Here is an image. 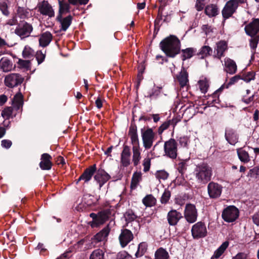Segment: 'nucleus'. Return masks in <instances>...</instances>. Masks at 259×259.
Wrapping results in <instances>:
<instances>
[{"label": "nucleus", "mask_w": 259, "mask_h": 259, "mask_svg": "<svg viewBox=\"0 0 259 259\" xmlns=\"http://www.w3.org/2000/svg\"><path fill=\"white\" fill-rule=\"evenodd\" d=\"M196 53V49L188 48L182 50L181 58L183 61L191 58Z\"/></svg>", "instance_id": "obj_37"}, {"label": "nucleus", "mask_w": 259, "mask_h": 259, "mask_svg": "<svg viewBox=\"0 0 259 259\" xmlns=\"http://www.w3.org/2000/svg\"><path fill=\"white\" fill-rule=\"evenodd\" d=\"M0 11L5 16H8L10 14L8 5L5 2L0 3Z\"/></svg>", "instance_id": "obj_58"}, {"label": "nucleus", "mask_w": 259, "mask_h": 259, "mask_svg": "<svg viewBox=\"0 0 259 259\" xmlns=\"http://www.w3.org/2000/svg\"><path fill=\"white\" fill-rule=\"evenodd\" d=\"M166 6V3L161 4L158 10V14L156 18L154 21V25L156 26V25H159L160 22L162 20L163 15L162 13L164 9V8Z\"/></svg>", "instance_id": "obj_45"}, {"label": "nucleus", "mask_w": 259, "mask_h": 259, "mask_svg": "<svg viewBox=\"0 0 259 259\" xmlns=\"http://www.w3.org/2000/svg\"><path fill=\"white\" fill-rule=\"evenodd\" d=\"M238 7L237 0L228 1L222 11L223 17L225 19L229 18L236 12Z\"/></svg>", "instance_id": "obj_12"}, {"label": "nucleus", "mask_w": 259, "mask_h": 259, "mask_svg": "<svg viewBox=\"0 0 259 259\" xmlns=\"http://www.w3.org/2000/svg\"><path fill=\"white\" fill-rule=\"evenodd\" d=\"M116 259H133V257L126 251H124L117 253Z\"/></svg>", "instance_id": "obj_60"}, {"label": "nucleus", "mask_w": 259, "mask_h": 259, "mask_svg": "<svg viewBox=\"0 0 259 259\" xmlns=\"http://www.w3.org/2000/svg\"><path fill=\"white\" fill-rule=\"evenodd\" d=\"M14 106L16 107L17 109H19L23 104V96L19 92L16 94L13 98Z\"/></svg>", "instance_id": "obj_42"}, {"label": "nucleus", "mask_w": 259, "mask_h": 259, "mask_svg": "<svg viewBox=\"0 0 259 259\" xmlns=\"http://www.w3.org/2000/svg\"><path fill=\"white\" fill-rule=\"evenodd\" d=\"M248 176L255 179H259V165L250 169L248 173Z\"/></svg>", "instance_id": "obj_54"}, {"label": "nucleus", "mask_w": 259, "mask_h": 259, "mask_svg": "<svg viewBox=\"0 0 259 259\" xmlns=\"http://www.w3.org/2000/svg\"><path fill=\"white\" fill-rule=\"evenodd\" d=\"M46 57L45 53L44 54L41 51H38L36 53L35 52V57L37 60L38 64L42 63Z\"/></svg>", "instance_id": "obj_57"}, {"label": "nucleus", "mask_w": 259, "mask_h": 259, "mask_svg": "<svg viewBox=\"0 0 259 259\" xmlns=\"http://www.w3.org/2000/svg\"><path fill=\"white\" fill-rule=\"evenodd\" d=\"M237 66H224V70L230 74H233L236 73Z\"/></svg>", "instance_id": "obj_61"}, {"label": "nucleus", "mask_w": 259, "mask_h": 259, "mask_svg": "<svg viewBox=\"0 0 259 259\" xmlns=\"http://www.w3.org/2000/svg\"><path fill=\"white\" fill-rule=\"evenodd\" d=\"M259 41V35H254L251 37L249 40V45L251 49L254 50L256 48L257 44Z\"/></svg>", "instance_id": "obj_55"}, {"label": "nucleus", "mask_w": 259, "mask_h": 259, "mask_svg": "<svg viewBox=\"0 0 259 259\" xmlns=\"http://www.w3.org/2000/svg\"><path fill=\"white\" fill-rule=\"evenodd\" d=\"M38 12L44 16L50 18L55 16V11L48 1L44 0L37 4Z\"/></svg>", "instance_id": "obj_15"}, {"label": "nucleus", "mask_w": 259, "mask_h": 259, "mask_svg": "<svg viewBox=\"0 0 259 259\" xmlns=\"http://www.w3.org/2000/svg\"><path fill=\"white\" fill-rule=\"evenodd\" d=\"M17 13L20 18L25 19L28 17L29 15V11L25 8L19 6L17 9Z\"/></svg>", "instance_id": "obj_49"}, {"label": "nucleus", "mask_w": 259, "mask_h": 259, "mask_svg": "<svg viewBox=\"0 0 259 259\" xmlns=\"http://www.w3.org/2000/svg\"><path fill=\"white\" fill-rule=\"evenodd\" d=\"M131 152L130 147L124 144L121 153L120 162L123 167H127L131 163Z\"/></svg>", "instance_id": "obj_20"}, {"label": "nucleus", "mask_w": 259, "mask_h": 259, "mask_svg": "<svg viewBox=\"0 0 259 259\" xmlns=\"http://www.w3.org/2000/svg\"><path fill=\"white\" fill-rule=\"evenodd\" d=\"M204 13L210 18L215 17L219 13L218 8L217 5L210 4L205 7Z\"/></svg>", "instance_id": "obj_31"}, {"label": "nucleus", "mask_w": 259, "mask_h": 259, "mask_svg": "<svg viewBox=\"0 0 259 259\" xmlns=\"http://www.w3.org/2000/svg\"><path fill=\"white\" fill-rule=\"evenodd\" d=\"M154 259H170V256L165 249L159 247L155 252Z\"/></svg>", "instance_id": "obj_35"}, {"label": "nucleus", "mask_w": 259, "mask_h": 259, "mask_svg": "<svg viewBox=\"0 0 259 259\" xmlns=\"http://www.w3.org/2000/svg\"><path fill=\"white\" fill-rule=\"evenodd\" d=\"M145 66H138L137 67L138 74L137 76V88L138 89L140 84L141 81L144 79L143 74L145 71Z\"/></svg>", "instance_id": "obj_44"}, {"label": "nucleus", "mask_w": 259, "mask_h": 259, "mask_svg": "<svg viewBox=\"0 0 259 259\" xmlns=\"http://www.w3.org/2000/svg\"><path fill=\"white\" fill-rule=\"evenodd\" d=\"M143 146L145 150L150 149L155 140V133L152 128L144 126L140 130Z\"/></svg>", "instance_id": "obj_5"}, {"label": "nucleus", "mask_w": 259, "mask_h": 259, "mask_svg": "<svg viewBox=\"0 0 259 259\" xmlns=\"http://www.w3.org/2000/svg\"><path fill=\"white\" fill-rule=\"evenodd\" d=\"M13 108L12 107H7L4 108L2 112V116L6 119H9L13 113Z\"/></svg>", "instance_id": "obj_50"}, {"label": "nucleus", "mask_w": 259, "mask_h": 259, "mask_svg": "<svg viewBox=\"0 0 259 259\" xmlns=\"http://www.w3.org/2000/svg\"><path fill=\"white\" fill-rule=\"evenodd\" d=\"M133 226L132 230L128 229H122L121 233L118 237L120 246L124 248L134 238V235L138 233V230L140 228V224L138 222L132 223V227Z\"/></svg>", "instance_id": "obj_4"}, {"label": "nucleus", "mask_w": 259, "mask_h": 259, "mask_svg": "<svg viewBox=\"0 0 259 259\" xmlns=\"http://www.w3.org/2000/svg\"><path fill=\"white\" fill-rule=\"evenodd\" d=\"M124 218H125V221L127 222L126 226H128V224L134 223V222L137 218V215L134 213L132 209H128L124 213Z\"/></svg>", "instance_id": "obj_38"}, {"label": "nucleus", "mask_w": 259, "mask_h": 259, "mask_svg": "<svg viewBox=\"0 0 259 259\" xmlns=\"http://www.w3.org/2000/svg\"><path fill=\"white\" fill-rule=\"evenodd\" d=\"M164 155L172 159H176L178 156V143L172 138L165 141L163 146Z\"/></svg>", "instance_id": "obj_7"}, {"label": "nucleus", "mask_w": 259, "mask_h": 259, "mask_svg": "<svg viewBox=\"0 0 259 259\" xmlns=\"http://www.w3.org/2000/svg\"><path fill=\"white\" fill-rule=\"evenodd\" d=\"M239 74L241 79L247 83L255 78V72L253 70L248 71L246 68L243 69Z\"/></svg>", "instance_id": "obj_27"}, {"label": "nucleus", "mask_w": 259, "mask_h": 259, "mask_svg": "<svg viewBox=\"0 0 259 259\" xmlns=\"http://www.w3.org/2000/svg\"><path fill=\"white\" fill-rule=\"evenodd\" d=\"M176 124V122L174 119H168L164 122L158 128L157 130V133L158 135L161 136L163 132L167 130L170 125H172L174 128L175 125Z\"/></svg>", "instance_id": "obj_33"}, {"label": "nucleus", "mask_w": 259, "mask_h": 259, "mask_svg": "<svg viewBox=\"0 0 259 259\" xmlns=\"http://www.w3.org/2000/svg\"><path fill=\"white\" fill-rule=\"evenodd\" d=\"M128 136L130 138L131 144L132 145V147H140L138 129L136 128L134 125H132V126L129 127Z\"/></svg>", "instance_id": "obj_23"}, {"label": "nucleus", "mask_w": 259, "mask_h": 259, "mask_svg": "<svg viewBox=\"0 0 259 259\" xmlns=\"http://www.w3.org/2000/svg\"><path fill=\"white\" fill-rule=\"evenodd\" d=\"M220 101L218 94L215 92L211 95V98L208 99L206 105L209 107L213 106L217 104H219Z\"/></svg>", "instance_id": "obj_47"}, {"label": "nucleus", "mask_w": 259, "mask_h": 259, "mask_svg": "<svg viewBox=\"0 0 259 259\" xmlns=\"http://www.w3.org/2000/svg\"><path fill=\"white\" fill-rule=\"evenodd\" d=\"M259 41V35H254L251 37L249 40V45L251 49L254 50L256 48L257 44Z\"/></svg>", "instance_id": "obj_56"}, {"label": "nucleus", "mask_w": 259, "mask_h": 259, "mask_svg": "<svg viewBox=\"0 0 259 259\" xmlns=\"http://www.w3.org/2000/svg\"><path fill=\"white\" fill-rule=\"evenodd\" d=\"M237 153L241 161L247 163L250 160L248 153L242 148L237 149Z\"/></svg>", "instance_id": "obj_40"}, {"label": "nucleus", "mask_w": 259, "mask_h": 259, "mask_svg": "<svg viewBox=\"0 0 259 259\" xmlns=\"http://www.w3.org/2000/svg\"><path fill=\"white\" fill-rule=\"evenodd\" d=\"M156 199L152 195H147L143 199L142 202L146 207H152L156 203Z\"/></svg>", "instance_id": "obj_39"}, {"label": "nucleus", "mask_w": 259, "mask_h": 259, "mask_svg": "<svg viewBox=\"0 0 259 259\" xmlns=\"http://www.w3.org/2000/svg\"><path fill=\"white\" fill-rule=\"evenodd\" d=\"M197 216L195 206L191 203L187 204L184 211V217L186 221L189 223H193L196 221Z\"/></svg>", "instance_id": "obj_14"}, {"label": "nucleus", "mask_w": 259, "mask_h": 259, "mask_svg": "<svg viewBox=\"0 0 259 259\" xmlns=\"http://www.w3.org/2000/svg\"><path fill=\"white\" fill-rule=\"evenodd\" d=\"M228 49V44L225 40H221L217 43V48L215 50L217 51L215 57L221 59L222 56H224V52Z\"/></svg>", "instance_id": "obj_29"}, {"label": "nucleus", "mask_w": 259, "mask_h": 259, "mask_svg": "<svg viewBox=\"0 0 259 259\" xmlns=\"http://www.w3.org/2000/svg\"><path fill=\"white\" fill-rule=\"evenodd\" d=\"M171 72L177 77L181 88H184L187 85L189 80L187 68L183 66H174L171 68Z\"/></svg>", "instance_id": "obj_6"}, {"label": "nucleus", "mask_w": 259, "mask_h": 259, "mask_svg": "<svg viewBox=\"0 0 259 259\" xmlns=\"http://www.w3.org/2000/svg\"><path fill=\"white\" fill-rule=\"evenodd\" d=\"M207 189L209 198L216 199L221 196L223 191V187L221 184L212 181L208 183Z\"/></svg>", "instance_id": "obj_11"}, {"label": "nucleus", "mask_w": 259, "mask_h": 259, "mask_svg": "<svg viewBox=\"0 0 259 259\" xmlns=\"http://www.w3.org/2000/svg\"><path fill=\"white\" fill-rule=\"evenodd\" d=\"M142 180V173L141 171H136L135 172L132 176L131 183V189L132 190L135 189L140 181Z\"/></svg>", "instance_id": "obj_34"}, {"label": "nucleus", "mask_w": 259, "mask_h": 259, "mask_svg": "<svg viewBox=\"0 0 259 259\" xmlns=\"http://www.w3.org/2000/svg\"><path fill=\"white\" fill-rule=\"evenodd\" d=\"M97 171L96 164H94L85 168L81 175L80 179L84 181V183H88L96 174Z\"/></svg>", "instance_id": "obj_24"}, {"label": "nucleus", "mask_w": 259, "mask_h": 259, "mask_svg": "<svg viewBox=\"0 0 259 259\" xmlns=\"http://www.w3.org/2000/svg\"><path fill=\"white\" fill-rule=\"evenodd\" d=\"M89 0H68L69 4L76 6L77 5H86Z\"/></svg>", "instance_id": "obj_63"}, {"label": "nucleus", "mask_w": 259, "mask_h": 259, "mask_svg": "<svg viewBox=\"0 0 259 259\" xmlns=\"http://www.w3.org/2000/svg\"><path fill=\"white\" fill-rule=\"evenodd\" d=\"M133 151V157L132 161L135 166H137L140 163L141 159V148L140 147H132Z\"/></svg>", "instance_id": "obj_32"}, {"label": "nucleus", "mask_w": 259, "mask_h": 259, "mask_svg": "<svg viewBox=\"0 0 259 259\" xmlns=\"http://www.w3.org/2000/svg\"><path fill=\"white\" fill-rule=\"evenodd\" d=\"M212 175V168L207 163L202 162L196 165L195 176L198 183L206 184L211 180Z\"/></svg>", "instance_id": "obj_3"}, {"label": "nucleus", "mask_w": 259, "mask_h": 259, "mask_svg": "<svg viewBox=\"0 0 259 259\" xmlns=\"http://www.w3.org/2000/svg\"><path fill=\"white\" fill-rule=\"evenodd\" d=\"M53 39V35L49 31H46L42 33L39 38V45L40 46L45 48L48 46Z\"/></svg>", "instance_id": "obj_26"}, {"label": "nucleus", "mask_w": 259, "mask_h": 259, "mask_svg": "<svg viewBox=\"0 0 259 259\" xmlns=\"http://www.w3.org/2000/svg\"><path fill=\"white\" fill-rule=\"evenodd\" d=\"M159 47L167 57L174 58L180 53L181 42L177 36L170 35L161 41Z\"/></svg>", "instance_id": "obj_1"}, {"label": "nucleus", "mask_w": 259, "mask_h": 259, "mask_svg": "<svg viewBox=\"0 0 259 259\" xmlns=\"http://www.w3.org/2000/svg\"><path fill=\"white\" fill-rule=\"evenodd\" d=\"M198 84L201 93L203 94L206 93L209 87L207 81L206 80H200L198 81Z\"/></svg>", "instance_id": "obj_52"}, {"label": "nucleus", "mask_w": 259, "mask_h": 259, "mask_svg": "<svg viewBox=\"0 0 259 259\" xmlns=\"http://www.w3.org/2000/svg\"><path fill=\"white\" fill-rule=\"evenodd\" d=\"M182 218V214L176 209L170 210L167 214V222L170 226H176Z\"/></svg>", "instance_id": "obj_22"}, {"label": "nucleus", "mask_w": 259, "mask_h": 259, "mask_svg": "<svg viewBox=\"0 0 259 259\" xmlns=\"http://www.w3.org/2000/svg\"><path fill=\"white\" fill-rule=\"evenodd\" d=\"M33 29L31 24L25 21H21L16 27L15 33L22 39L29 36Z\"/></svg>", "instance_id": "obj_9"}, {"label": "nucleus", "mask_w": 259, "mask_h": 259, "mask_svg": "<svg viewBox=\"0 0 259 259\" xmlns=\"http://www.w3.org/2000/svg\"><path fill=\"white\" fill-rule=\"evenodd\" d=\"M104 252L100 249H97L93 251L90 256V259H104Z\"/></svg>", "instance_id": "obj_48"}, {"label": "nucleus", "mask_w": 259, "mask_h": 259, "mask_svg": "<svg viewBox=\"0 0 259 259\" xmlns=\"http://www.w3.org/2000/svg\"><path fill=\"white\" fill-rule=\"evenodd\" d=\"M59 14L57 16H58V19L60 18L61 16H63L64 14L69 13L70 9L69 3L68 4L67 3L59 1Z\"/></svg>", "instance_id": "obj_36"}, {"label": "nucleus", "mask_w": 259, "mask_h": 259, "mask_svg": "<svg viewBox=\"0 0 259 259\" xmlns=\"http://www.w3.org/2000/svg\"><path fill=\"white\" fill-rule=\"evenodd\" d=\"M110 231V228L109 227V225H108L92 238V243H97L103 241L108 236Z\"/></svg>", "instance_id": "obj_25"}, {"label": "nucleus", "mask_w": 259, "mask_h": 259, "mask_svg": "<svg viewBox=\"0 0 259 259\" xmlns=\"http://www.w3.org/2000/svg\"><path fill=\"white\" fill-rule=\"evenodd\" d=\"M229 245V242L226 241L224 242L219 248L214 251L211 259H218L220 258L225 252Z\"/></svg>", "instance_id": "obj_30"}, {"label": "nucleus", "mask_w": 259, "mask_h": 259, "mask_svg": "<svg viewBox=\"0 0 259 259\" xmlns=\"http://www.w3.org/2000/svg\"><path fill=\"white\" fill-rule=\"evenodd\" d=\"M191 231L192 236L195 240L204 238L207 235L206 225L202 221L198 222L193 225Z\"/></svg>", "instance_id": "obj_8"}, {"label": "nucleus", "mask_w": 259, "mask_h": 259, "mask_svg": "<svg viewBox=\"0 0 259 259\" xmlns=\"http://www.w3.org/2000/svg\"><path fill=\"white\" fill-rule=\"evenodd\" d=\"M244 30L250 37L259 35V18H253L252 21L245 26Z\"/></svg>", "instance_id": "obj_18"}, {"label": "nucleus", "mask_w": 259, "mask_h": 259, "mask_svg": "<svg viewBox=\"0 0 259 259\" xmlns=\"http://www.w3.org/2000/svg\"><path fill=\"white\" fill-rule=\"evenodd\" d=\"M22 57L25 60L19 59V65H29L31 61L33 60L35 57V52L29 46H25L22 51Z\"/></svg>", "instance_id": "obj_16"}, {"label": "nucleus", "mask_w": 259, "mask_h": 259, "mask_svg": "<svg viewBox=\"0 0 259 259\" xmlns=\"http://www.w3.org/2000/svg\"><path fill=\"white\" fill-rule=\"evenodd\" d=\"M205 0H196L195 7L198 11H201L204 9L205 5Z\"/></svg>", "instance_id": "obj_62"}, {"label": "nucleus", "mask_w": 259, "mask_h": 259, "mask_svg": "<svg viewBox=\"0 0 259 259\" xmlns=\"http://www.w3.org/2000/svg\"><path fill=\"white\" fill-rule=\"evenodd\" d=\"M143 166L144 172H147L149 170L151 165L150 159L149 158H145L143 161Z\"/></svg>", "instance_id": "obj_64"}, {"label": "nucleus", "mask_w": 259, "mask_h": 259, "mask_svg": "<svg viewBox=\"0 0 259 259\" xmlns=\"http://www.w3.org/2000/svg\"><path fill=\"white\" fill-rule=\"evenodd\" d=\"M114 208L110 206L109 208L104 209L98 212L97 214L92 212L90 214V217L92 218L93 221L89 223L92 228H96L103 224L108 220L111 216L115 214Z\"/></svg>", "instance_id": "obj_2"}, {"label": "nucleus", "mask_w": 259, "mask_h": 259, "mask_svg": "<svg viewBox=\"0 0 259 259\" xmlns=\"http://www.w3.org/2000/svg\"><path fill=\"white\" fill-rule=\"evenodd\" d=\"M212 53V49L208 46H203L201 47L199 52L197 54L198 56H200L201 59H203Z\"/></svg>", "instance_id": "obj_41"}, {"label": "nucleus", "mask_w": 259, "mask_h": 259, "mask_svg": "<svg viewBox=\"0 0 259 259\" xmlns=\"http://www.w3.org/2000/svg\"><path fill=\"white\" fill-rule=\"evenodd\" d=\"M24 80V78L18 73H12L5 77V85L11 88H14L21 84Z\"/></svg>", "instance_id": "obj_13"}, {"label": "nucleus", "mask_w": 259, "mask_h": 259, "mask_svg": "<svg viewBox=\"0 0 259 259\" xmlns=\"http://www.w3.org/2000/svg\"><path fill=\"white\" fill-rule=\"evenodd\" d=\"M239 214V210L236 206L230 205L223 210L222 217L224 221L231 223L234 222L238 219Z\"/></svg>", "instance_id": "obj_10"}, {"label": "nucleus", "mask_w": 259, "mask_h": 259, "mask_svg": "<svg viewBox=\"0 0 259 259\" xmlns=\"http://www.w3.org/2000/svg\"><path fill=\"white\" fill-rule=\"evenodd\" d=\"M156 178L160 180V179L165 180L167 179L169 174L164 170H157L155 173Z\"/></svg>", "instance_id": "obj_53"}, {"label": "nucleus", "mask_w": 259, "mask_h": 259, "mask_svg": "<svg viewBox=\"0 0 259 259\" xmlns=\"http://www.w3.org/2000/svg\"><path fill=\"white\" fill-rule=\"evenodd\" d=\"M94 178L99 185L100 190L103 186L111 179V176L104 169L100 168L97 169Z\"/></svg>", "instance_id": "obj_17"}, {"label": "nucleus", "mask_w": 259, "mask_h": 259, "mask_svg": "<svg viewBox=\"0 0 259 259\" xmlns=\"http://www.w3.org/2000/svg\"><path fill=\"white\" fill-rule=\"evenodd\" d=\"M148 244L146 242H141L139 245L137 252L135 253L136 257L142 256L147 251Z\"/></svg>", "instance_id": "obj_43"}, {"label": "nucleus", "mask_w": 259, "mask_h": 259, "mask_svg": "<svg viewBox=\"0 0 259 259\" xmlns=\"http://www.w3.org/2000/svg\"><path fill=\"white\" fill-rule=\"evenodd\" d=\"M225 138L228 143L235 145L238 142L239 136L235 130L227 127L225 129Z\"/></svg>", "instance_id": "obj_19"}, {"label": "nucleus", "mask_w": 259, "mask_h": 259, "mask_svg": "<svg viewBox=\"0 0 259 259\" xmlns=\"http://www.w3.org/2000/svg\"><path fill=\"white\" fill-rule=\"evenodd\" d=\"M72 19L73 17L70 15L65 18H63L62 16H61V18L59 19H58V16H57L56 18V20L61 24V30L64 31H66L70 26Z\"/></svg>", "instance_id": "obj_28"}, {"label": "nucleus", "mask_w": 259, "mask_h": 259, "mask_svg": "<svg viewBox=\"0 0 259 259\" xmlns=\"http://www.w3.org/2000/svg\"><path fill=\"white\" fill-rule=\"evenodd\" d=\"M177 169L181 174V176H183L184 173L187 170V164L186 162L182 161L180 162L178 165Z\"/></svg>", "instance_id": "obj_59"}, {"label": "nucleus", "mask_w": 259, "mask_h": 259, "mask_svg": "<svg viewBox=\"0 0 259 259\" xmlns=\"http://www.w3.org/2000/svg\"><path fill=\"white\" fill-rule=\"evenodd\" d=\"M171 193L170 191L167 189H165L161 197L160 202L162 204H166L168 202Z\"/></svg>", "instance_id": "obj_51"}, {"label": "nucleus", "mask_w": 259, "mask_h": 259, "mask_svg": "<svg viewBox=\"0 0 259 259\" xmlns=\"http://www.w3.org/2000/svg\"><path fill=\"white\" fill-rule=\"evenodd\" d=\"M52 157L48 153H45L41 155L40 162L39 166L44 170H50L53 165L52 162Z\"/></svg>", "instance_id": "obj_21"}, {"label": "nucleus", "mask_w": 259, "mask_h": 259, "mask_svg": "<svg viewBox=\"0 0 259 259\" xmlns=\"http://www.w3.org/2000/svg\"><path fill=\"white\" fill-rule=\"evenodd\" d=\"M240 79H241V76L239 73L237 75L231 77L228 82L224 84L219 90H222L224 88H229L231 85L237 82Z\"/></svg>", "instance_id": "obj_46"}]
</instances>
